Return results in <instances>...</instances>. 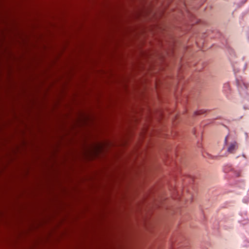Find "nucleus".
Masks as SVG:
<instances>
[{"instance_id":"nucleus-1","label":"nucleus","mask_w":249,"mask_h":249,"mask_svg":"<svg viewBox=\"0 0 249 249\" xmlns=\"http://www.w3.org/2000/svg\"><path fill=\"white\" fill-rule=\"evenodd\" d=\"M238 148V144L236 142H231L228 147V151L231 153H233Z\"/></svg>"},{"instance_id":"nucleus-2","label":"nucleus","mask_w":249,"mask_h":249,"mask_svg":"<svg viewBox=\"0 0 249 249\" xmlns=\"http://www.w3.org/2000/svg\"><path fill=\"white\" fill-rule=\"evenodd\" d=\"M237 84L239 87L243 89H246L248 87V84L246 83L243 80L240 81L239 80H237Z\"/></svg>"},{"instance_id":"nucleus-3","label":"nucleus","mask_w":249,"mask_h":249,"mask_svg":"<svg viewBox=\"0 0 249 249\" xmlns=\"http://www.w3.org/2000/svg\"><path fill=\"white\" fill-rule=\"evenodd\" d=\"M228 139V136H227L225 138V144H227Z\"/></svg>"},{"instance_id":"nucleus-4","label":"nucleus","mask_w":249,"mask_h":249,"mask_svg":"<svg viewBox=\"0 0 249 249\" xmlns=\"http://www.w3.org/2000/svg\"><path fill=\"white\" fill-rule=\"evenodd\" d=\"M202 113H203V111H202V110L198 111L196 112V114H197V115L201 114Z\"/></svg>"}]
</instances>
